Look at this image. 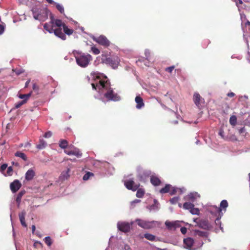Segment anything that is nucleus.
I'll return each mask as SVG.
<instances>
[{
  "label": "nucleus",
  "instance_id": "f257e3e1",
  "mask_svg": "<svg viewBox=\"0 0 250 250\" xmlns=\"http://www.w3.org/2000/svg\"><path fill=\"white\" fill-rule=\"evenodd\" d=\"M44 29L50 33H54V34L63 40L66 39V36L72 35L74 30L69 29L67 26L62 22L61 20L51 19V21L48 23H45L43 25Z\"/></svg>",
  "mask_w": 250,
  "mask_h": 250
},
{
  "label": "nucleus",
  "instance_id": "f03ea898",
  "mask_svg": "<svg viewBox=\"0 0 250 250\" xmlns=\"http://www.w3.org/2000/svg\"><path fill=\"white\" fill-rule=\"evenodd\" d=\"M75 57L77 64L83 67L87 66L90 61L92 60V57L89 54L85 55L77 53L75 54Z\"/></svg>",
  "mask_w": 250,
  "mask_h": 250
},
{
  "label": "nucleus",
  "instance_id": "7ed1b4c3",
  "mask_svg": "<svg viewBox=\"0 0 250 250\" xmlns=\"http://www.w3.org/2000/svg\"><path fill=\"white\" fill-rule=\"evenodd\" d=\"M135 221L139 227L144 229H152L160 224V223L158 221H147L140 219H137Z\"/></svg>",
  "mask_w": 250,
  "mask_h": 250
},
{
  "label": "nucleus",
  "instance_id": "20e7f679",
  "mask_svg": "<svg viewBox=\"0 0 250 250\" xmlns=\"http://www.w3.org/2000/svg\"><path fill=\"white\" fill-rule=\"evenodd\" d=\"M104 96L109 101L117 102L121 100L120 96L117 93H115L111 88L108 89L107 91L104 93Z\"/></svg>",
  "mask_w": 250,
  "mask_h": 250
},
{
  "label": "nucleus",
  "instance_id": "39448f33",
  "mask_svg": "<svg viewBox=\"0 0 250 250\" xmlns=\"http://www.w3.org/2000/svg\"><path fill=\"white\" fill-rule=\"evenodd\" d=\"M93 39L99 44L105 47H108L110 44V41L104 35H100L98 37H94Z\"/></svg>",
  "mask_w": 250,
  "mask_h": 250
},
{
  "label": "nucleus",
  "instance_id": "423d86ee",
  "mask_svg": "<svg viewBox=\"0 0 250 250\" xmlns=\"http://www.w3.org/2000/svg\"><path fill=\"white\" fill-rule=\"evenodd\" d=\"M177 188L172 187L171 185L167 184L164 188L160 190V192L162 194L169 193L171 195L176 194Z\"/></svg>",
  "mask_w": 250,
  "mask_h": 250
},
{
  "label": "nucleus",
  "instance_id": "0eeeda50",
  "mask_svg": "<svg viewBox=\"0 0 250 250\" xmlns=\"http://www.w3.org/2000/svg\"><path fill=\"white\" fill-rule=\"evenodd\" d=\"M125 186L126 188L132 191H136L139 187V184H135L132 180H127L125 181Z\"/></svg>",
  "mask_w": 250,
  "mask_h": 250
},
{
  "label": "nucleus",
  "instance_id": "6e6552de",
  "mask_svg": "<svg viewBox=\"0 0 250 250\" xmlns=\"http://www.w3.org/2000/svg\"><path fill=\"white\" fill-rule=\"evenodd\" d=\"M220 206V208L217 207H213L212 208V209L214 210L216 213H218L219 215H220V214L222 213V209H225V210H226V208L228 207V203L227 201L226 200L222 201Z\"/></svg>",
  "mask_w": 250,
  "mask_h": 250
},
{
  "label": "nucleus",
  "instance_id": "1a4fd4ad",
  "mask_svg": "<svg viewBox=\"0 0 250 250\" xmlns=\"http://www.w3.org/2000/svg\"><path fill=\"white\" fill-rule=\"evenodd\" d=\"M117 228L121 231L127 232L130 229V225L128 223L119 222L117 224Z\"/></svg>",
  "mask_w": 250,
  "mask_h": 250
},
{
  "label": "nucleus",
  "instance_id": "9d476101",
  "mask_svg": "<svg viewBox=\"0 0 250 250\" xmlns=\"http://www.w3.org/2000/svg\"><path fill=\"white\" fill-rule=\"evenodd\" d=\"M109 60V63L107 64L110 65L114 69L118 67L120 61L119 57L117 56H111Z\"/></svg>",
  "mask_w": 250,
  "mask_h": 250
},
{
  "label": "nucleus",
  "instance_id": "9b49d317",
  "mask_svg": "<svg viewBox=\"0 0 250 250\" xmlns=\"http://www.w3.org/2000/svg\"><path fill=\"white\" fill-rule=\"evenodd\" d=\"M21 184L18 180H15L10 185V188L13 193H15L21 188Z\"/></svg>",
  "mask_w": 250,
  "mask_h": 250
},
{
  "label": "nucleus",
  "instance_id": "f8f14e48",
  "mask_svg": "<svg viewBox=\"0 0 250 250\" xmlns=\"http://www.w3.org/2000/svg\"><path fill=\"white\" fill-rule=\"evenodd\" d=\"M193 100L194 104L198 107H200L201 104L204 103V99L202 98L200 95L198 93H194L193 97Z\"/></svg>",
  "mask_w": 250,
  "mask_h": 250
},
{
  "label": "nucleus",
  "instance_id": "ddd939ff",
  "mask_svg": "<svg viewBox=\"0 0 250 250\" xmlns=\"http://www.w3.org/2000/svg\"><path fill=\"white\" fill-rule=\"evenodd\" d=\"M64 153L68 155H74L78 158H80L82 156V153L77 148H74L73 150H65Z\"/></svg>",
  "mask_w": 250,
  "mask_h": 250
},
{
  "label": "nucleus",
  "instance_id": "4468645a",
  "mask_svg": "<svg viewBox=\"0 0 250 250\" xmlns=\"http://www.w3.org/2000/svg\"><path fill=\"white\" fill-rule=\"evenodd\" d=\"M196 220L197 219L194 220V221L196 222L197 225L199 227H200L203 229H209V224L208 220H205V219H202V220H199L198 222H196Z\"/></svg>",
  "mask_w": 250,
  "mask_h": 250
},
{
  "label": "nucleus",
  "instance_id": "2eb2a0df",
  "mask_svg": "<svg viewBox=\"0 0 250 250\" xmlns=\"http://www.w3.org/2000/svg\"><path fill=\"white\" fill-rule=\"evenodd\" d=\"M107 82V81L105 82L104 80H100L98 83L96 84L92 83L91 85L93 89L96 90L97 88L101 89L105 88V84Z\"/></svg>",
  "mask_w": 250,
  "mask_h": 250
},
{
  "label": "nucleus",
  "instance_id": "dca6fc26",
  "mask_svg": "<svg viewBox=\"0 0 250 250\" xmlns=\"http://www.w3.org/2000/svg\"><path fill=\"white\" fill-rule=\"evenodd\" d=\"M135 101L137 104L136 107L137 109H140L144 106L145 104L143 100L140 96H137L135 99Z\"/></svg>",
  "mask_w": 250,
  "mask_h": 250
},
{
  "label": "nucleus",
  "instance_id": "f3484780",
  "mask_svg": "<svg viewBox=\"0 0 250 250\" xmlns=\"http://www.w3.org/2000/svg\"><path fill=\"white\" fill-rule=\"evenodd\" d=\"M25 215H26V212L24 210L22 211L19 214V216L21 223L22 225V226L24 227H27V225L26 224L25 220Z\"/></svg>",
  "mask_w": 250,
  "mask_h": 250
},
{
  "label": "nucleus",
  "instance_id": "a211bd4d",
  "mask_svg": "<svg viewBox=\"0 0 250 250\" xmlns=\"http://www.w3.org/2000/svg\"><path fill=\"white\" fill-rule=\"evenodd\" d=\"M150 182L153 186H158L161 184V181L158 177L152 175L150 177Z\"/></svg>",
  "mask_w": 250,
  "mask_h": 250
},
{
  "label": "nucleus",
  "instance_id": "6ab92c4d",
  "mask_svg": "<svg viewBox=\"0 0 250 250\" xmlns=\"http://www.w3.org/2000/svg\"><path fill=\"white\" fill-rule=\"evenodd\" d=\"M35 173L32 169H29L25 173V179L28 181L32 180L34 177Z\"/></svg>",
  "mask_w": 250,
  "mask_h": 250
},
{
  "label": "nucleus",
  "instance_id": "aec40b11",
  "mask_svg": "<svg viewBox=\"0 0 250 250\" xmlns=\"http://www.w3.org/2000/svg\"><path fill=\"white\" fill-rule=\"evenodd\" d=\"M184 244L188 248H191L194 244V240L190 237H188L184 239Z\"/></svg>",
  "mask_w": 250,
  "mask_h": 250
},
{
  "label": "nucleus",
  "instance_id": "412c9836",
  "mask_svg": "<svg viewBox=\"0 0 250 250\" xmlns=\"http://www.w3.org/2000/svg\"><path fill=\"white\" fill-rule=\"evenodd\" d=\"M25 193V191L24 190H21L17 195L16 201V203L18 204V207H19L20 206V205L21 202V200L22 198V197L23 196V195Z\"/></svg>",
  "mask_w": 250,
  "mask_h": 250
},
{
  "label": "nucleus",
  "instance_id": "4be33fe9",
  "mask_svg": "<svg viewBox=\"0 0 250 250\" xmlns=\"http://www.w3.org/2000/svg\"><path fill=\"white\" fill-rule=\"evenodd\" d=\"M100 58L102 63L107 64V63H109L110 57H108L107 54H102Z\"/></svg>",
  "mask_w": 250,
  "mask_h": 250
},
{
  "label": "nucleus",
  "instance_id": "5701e85b",
  "mask_svg": "<svg viewBox=\"0 0 250 250\" xmlns=\"http://www.w3.org/2000/svg\"><path fill=\"white\" fill-rule=\"evenodd\" d=\"M70 172V169L68 168L65 171H63L61 176H60V179L64 181L66 179H67L68 177H69V173Z\"/></svg>",
  "mask_w": 250,
  "mask_h": 250
},
{
  "label": "nucleus",
  "instance_id": "b1692460",
  "mask_svg": "<svg viewBox=\"0 0 250 250\" xmlns=\"http://www.w3.org/2000/svg\"><path fill=\"white\" fill-rule=\"evenodd\" d=\"M165 225L168 229H172L176 228V223L173 222L166 221L165 222Z\"/></svg>",
  "mask_w": 250,
  "mask_h": 250
},
{
  "label": "nucleus",
  "instance_id": "393cba45",
  "mask_svg": "<svg viewBox=\"0 0 250 250\" xmlns=\"http://www.w3.org/2000/svg\"><path fill=\"white\" fill-rule=\"evenodd\" d=\"M144 237L147 240H148L151 241H155L156 238V237L155 235L148 233H146L144 234Z\"/></svg>",
  "mask_w": 250,
  "mask_h": 250
},
{
  "label": "nucleus",
  "instance_id": "a878e982",
  "mask_svg": "<svg viewBox=\"0 0 250 250\" xmlns=\"http://www.w3.org/2000/svg\"><path fill=\"white\" fill-rule=\"evenodd\" d=\"M46 145V143L42 139H40L39 144L37 146V148L39 149L44 148Z\"/></svg>",
  "mask_w": 250,
  "mask_h": 250
},
{
  "label": "nucleus",
  "instance_id": "bb28decb",
  "mask_svg": "<svg viewBox=\"0 0 250 250\" xmlns=\"http://www.w3.org/2000/svg\"><path fill=\"white\" fill-rule=\"evenodd\" d=\"M15 156L16 157H19L21 158L22 159H23L25 161H27V158L26 155L24 153L21 152V151H17L16 153H15Z\"/></svg>",
  "mask_w": 250,
  "mask_h": 250
},
{
  "label": "nucleus",
  "instance_id": "cd10ccee",
  "mask_svg": "<svg viewBox=\"0 0 250 250\" xmlns=\"http://www.w3.org/2000/svg\"><path fill=\"white\" fill-rule=\"evenodd\" d=\"M68 143L66 140H61L59 142V146L64 149L68 146Z\"/></svg>",
  "mask_w": 250,
  "mask_h": 250
},
{
  "label": "nucleus",
  "instance_id": "c85d7f7f",
  "mask_svg": "<svg viewBox=\"0 0 250 250\" xmlns=\"http://www.w3.org/2000/svg\"><path fill=\"white\" fill-rule=\"evenodd\" d=\"M136 192V196L138 198H142L145 194V190L142 188H138Z\"/></svg>",
  "mask_w": 250,
  "mask_h": 250
},
{
  "label": "nucleus",
  "instance_id": "c756f323",
  "mask_svg": "<svg viewBox=\"0 0 250 250\" xmlns=\"http://www.w3.org/2000/svg\"><path fill=\"white\" fill-rule=\"evenodd\" d=\"M194 207V205L189 202H186L183 205V208L185 209L190 210Z\"/></svg>",
  "mask_w": 250,
  "mask_h": 250
},
{
  "label": "nucleus",
  "instance_id": "7c9ffc66",
  "mask_svg": "<svg viewBox=\"0 0 250 250\" xmlns=\"http://www.w3.org/2000/svg\"><path fill=\"white\" fill-rule=\"evenodd\" d=\"M237 122V118L235 115L231 116L229 118V123L231 125L234 126Z\"/></svg>",
  "mask_w": 250,
  "mask_h": 250
},
{
  "label": "nucleus",
  "instance_id": "2f4dec72",
  "mask_svg": "<svg viewBox=\"0 0 250 250\" xmlns=\"http://www.w3.org/2000/svg\"><path fill=\"white\" fill-rule=\"evenodd\" d=\"M31 92H30L28 94H20L19 95V97L20 99L26 100V102L28 100V99H29V98L31 96Z\"/></svg>",
  "mask_w": 250,
  "mask_h": 250
},
{
  "label": "nucleus",
  "instance_id": "473e14b6",
  "mask_svg": "<svg viewBox=\"0 0 250 250\" xmlns=\"http://www.w3.org/2000/svg\"><path fill=\"white\" fill-rule=\"evenodd\" d=\"M54 4H55L56 8L62 14L64 13V8L62 5L56 2Z\"/></svg>",
  "mask_w": 250,
  "mask_h": 250
},
{
  "label": "nucleus",
  "instance_id": "72a5a7b5",
  "mask_svg": "<svg viewBox=\"0 0 250 250\" xmlns=\"http://www.w3.org/2000/svg\"><path fill=\"white\" fill-rule=\"evenodd\" d=\"M94 176V174L93 173L90 172H87L84 175L83 179V180L86 181L89 179L90 176Z\"/></svg>",
  "mask_w": 250,
  "mask_h": 250
},
{
  "label": "nucleus",
  "instance_id": "f704fd0d",
  "mask_svg": "<svg viewBox=\"0 0 250 250\" xmlns=\"http://www.w3.org/2000/svg\"><path fill=\"white\" fill-rule=\"evenodd\" d=\"M45 243L48 246H50L52 245V240L49 236L45 237L44 239Z\"/></svg>",
  "mask_w": 250,
  "mask_h": 250
},
{
  "label": "nucleus",
  "instance_id": "c9c22d12",
  "mask_svg": "<svg viewBox=\"0 0 250 250\" xmlns=\"http://www.w3.org/2000/svg\"><path fill=\"white\" fill-rule=\"evenodd\" d=\"M91 50L92 51L93 53L95 55H98L100 53V50L95 46H92L91 48Z\"/></svg>",
  "mask_w": 250,
  "mask_h": 250
},
{
  "label": "nucleus",
  "instance_id": "e433bc0d",
  "mask_svg": "<svg viewBox=\"0 0 250 250\" xmlns=\"http://www.w3.org/2000/svg\"><path fill=\"white\" fill-rule=\"evenodd\" d=\"M13 174V168L12 167H9L7 168L6 174H4L5 176H11Z\"/></svg>",
  "mask_w": 250,
  "mask_h": 250
},
{
  "label": "nucleus",
  "instance_id": "4c0bfd02",
  "mask_svg": "<svg viewBox=\"0 0 250 250\" xmlns=\"http://www.w3.org/2000/svg\"><path fill=\"white\" fill-rule=\"evenodd\" d=\"M26 103V100H23L22 101H21L16 104L15 106L16 108H20L22 105Z\"/></svg>",
  "mask_w": 250,
  "mask_h": 250
},
{
  "label": "nucleus",
  "instance_id": "58836bf2",
  "mask_svg": "<svg viewBox=\"0 0 250 250\" xmlns=\"http://www.w3.org/2000/svg\"><path fill=\"white\" fill-rule=\"evenodd\" d=\"M179 197H174L170 199L169 201L171 204H176L179 201Z\"/></svg>",
  "mask_w": 250,
  "mask_h": 250
},
{
  "label": "nucleus",
  "instance_id": "ea45409f",
  "mask_svg": "<svg viewBox=\"0 0 250 250\" xmlns=\"http://www.w3.org/2000/svg\"><path fill=\"white\" fill-rule=\"evenodd\" d=\"M8 166L6 164H2L0 167V171L4 174V171H5V170L6 169V168Z\"/></svg>",
  "mask_w": 250,
  "mask_h": 250
},
{
  "label": "nucleus",
  "instance_id": "a19ab883",
  "mask_svg": "<svg viewBox=\"0 0 250 250\" xmlns=\"http://www.w3.org/2000/svg\"><path fill=\"white\" fill-rule=\"evenodd\" d=\"M190 212L192 214H198L199 212L198 209L194 208V207L190 210Z\"/></svg>",
  "mask_w": 250,
  "mask_h": 250
},
{
  "label": "nucleus",
  "instance_id": "79ce46f5",
  "mask_svg": "<svg viewBox=\"0 0 250 250\" xmlns=\"http://www.w3.org/2000/svg\"><path fill=\"white\" fill-rule=\"evenodd\" d=\"M174 68H175V66L172 65V66L166 68L165 71L170 73L172 72V71L173 70V69Z\"/></svg>",
  "mask_w": 250,
  "mask_h": 250
},
{
  "label": "nucleus",
  "instance_id": "37998d69",
  "mask_svg": "<svg viewBox=\"0 0 250 250\" xmlns=\"http://www.w3.org/2000/svg\"><path fill=\"white\" fill-rule=\"evenodd\" d=\"M52 135V133L49 131H47L46 132L44 135V137L45 138H50L51 137V136Z\"/></svg>",
  "mask_w": 250,
  "mask_h": 250
},
{
  "label": "nucleus",
  "instance_id": "c03bdc74",
  "mask_svg": "<svg viewBox=\"0 0 250 250\" xmlns=\"http://www.w3.org/2000/svg\"><path fill=\"white\" fill-rule=\"evenodd\" d=\"M145 56L146 57V59L148 60L150 56V52L148 50L145 51Z\"/></svg>",
  "mask_w": 250,
  "mask_h": 250
},
{
  "label": "nucleus",
  "instance_id": "a18cd8bd",
  "mask_svg": "<svg viewBox=\"0 0 250 250\" xmlns=\"http://www.w3.org/2000/svg\"><path fill=\"white\" fill-rule=\"evenodd\" d=\"M180 231L182 234H185L187 231V229L186 227H182L180 229Z\"/></svg>",
  "mask_w": 250,
  "mask_h": 250
},
{
  "label": "nucleus",
  "instance_id": "49530a36",
  "mask_svg": "<svg viewBox=\"0 0 250 250\" xmlns=\"http://www.w3.org/2000/svg\"><path fill=\"white\" fill-rule=\"evenodd\" d=\"M39 86L36 84L34 83L33 85V89L34 91H38L39 90Z\"/></svg>",
  "mask_w": 250,
  "mask_h": 250
},
{
  "label": "nucleus",
  "instance_id": "de8ad7c7",
  "mask_svg": "<svg viewBox=\"0 0 250 250\" xmlns=\"http://www.w3.org/2000/svg\"><path fill=\"white\" fill-rule=\"evenodd\" d=\"M246 132V129L244 127L241 128L240 129H239V132L240 134H244V133H245Z\"/></svg>",
  "mask_w": 250,
  "mask_h": 250
},
{
  "label": "nucleus",
  "instance_id": "09e8293b",
  "mask_svg": "<svg viewBox=\"0 0 250 250\" xmlns=\"http://www.w3.org/2000/svg\"><path fill=\"white\" fill-rule=\"evenodd\" d=\"M197 233H198V234L200 236H205V232H204V231H196Z\"/></svg>",
  "mask_w": 250,
  "mask_h": 250
},
{
  "label": "nucleus",
  "instance_id": "8fccbe9b",
  "mask_svg": "<svg viewBox=\"0 0 250 250\" xmlns=\"http://www.w3.org/2000/svg\"><path fill=\"white\" fill-rule=\"evenodd\" d=\"M234 1L237 6H239V4H242L243 3L242 0H234Z\"/></svg>",
  "mask_w": 250,
  "mask_h": 250
},
{
  "label": "nucleus",
  "instance_id": "3c124183",
  "mask_svg": "<svg viewBox=\"0 0 250 250\" xmlns=\"http://www.w3.org/2000/svg\"><path fill=\"white\" fill-rule=\"evenodd\" d=\"M227 96L229 97H233L235 96V94L233 92H229L227 94Z\"/></svg>",
  "mask_w": 250,
  "mask_h": 250
},
{
  "label": "nucleus",
  "instance_id": "603ef678",
  "mask_svg": "<svg viewBox=\"0 0 250 250\" xmlns=\"http://www.w3.org/2000/svg\"><path fill=\"white\" fill-rule=\"evenodd\" d=\"M4 30V26L1 24H0V35L1 34Z\"/></svg>",
  "mask_w": 250,
  "mask_h": 250
},
{
  "label": "nucleus",
  "instance_id": "864d4df0",
  "mask_svg": "<svg viewBox=\"0 0 250 250\" xmlns=\"http://www.w3.org/2000/svg\"><path fill=\"white\" fill-rule=\"evenodd\" d=\"M159 204V203L158 201L156 199L154 200V204L151 206V207L153 208L154 206H157V205Z\"/></svg>",
  "mask_w": 250,
  "mask_h": 250
},
{
  "label": "nucleus",
  "instance_id": "5fc2aeb1",
  "mask_svg": "<svg viewBox=\"0 0 250 250\" xmlns=\"http://www.w3.org/2000/svg\"><path fill=\"white\" fill-rule=\"evenodd\" d=\"M125 250H131V249H130V247L128 245H127L125 246Z\"/></svg>",
  "mask_w": 250,
  "mask_h": 250
},
{
  "label": "nucleus",
  "instance_id": "6e6d98bb",
  "mask_svg": "<svg viewBox=\"0 0 250 250\" xmlns=\"http://www.w3.org/2000/svg\"><path fill=\"white\" fill-rule=\"evenodd\" d=\"M46 0V1H47L48 3H50V4H54V3H55V2H54V1L53 0Z\"/></svg>",
  "mask_w": 250,
  "mask_h": 250
},
{
  "label": "nucleus",
  "instance_id": "4d7b16f0",
  "mask_svg": "<svg viewBox=\"0 0 250 250\" xmlns=\"http://www.w3.org/2000/svg\"><path fill=\"white\" fill-rule=\"evenodd\" d=\"M35 229H36V227L35 225H32V233H34L35 231Z\"/></svg>",
  "mask_w": 250,
  "mask_h": 250
},
{
  "label": "nucleus",
  "instance_id": "13d9d810",
  "mask_svg": "<svg viewBox=\"0 0 250 250\" xmlns=\"http://www.w3.org/2000/svg\"><path fill=\"white\" fill-rule=\"evenodd\" d=\"M30 80H28L27 81H26V82L25 83V87H28L29 83H30Z\"/></svg>",
  "mask_w": 250,
  "mask_h": 250
},
{
  "label": "nucleus",
  "instance_id": "bf43d9fd",
  "mask_svg": "<svg viewBox=\"0 0 250 250\" xmlns=\"http://www.w3.org/2000/svg\"><path fill=\"white\" fill-rule=\"evenodd\" d=\"M12 165H15V166L16 167H19V164L18 163L16 162V163H15L14 162H12Z\"/></svg>",
  "mask_w": 250,
  "mask_h": 250
},
{
  "label": "nucleus",
  "instance_id": "052dcab7",
  "mask_svg": "<svg viewBox=\"0 0 250 250\" xmlns=\"http://www.w3.org/2000/svg\"><path fill=\"white\" fill-rule=\"evenodd\" d=\"M33 17H34V19L36 20L39 19V15H34Z\"/></svg>",
  "mask_w": 250,
  "mask_h": 250
},
{
  "label": "nucleus",
  "instance_id": "680f3d73",
  "mask_svg": "<svg viewBox=\"0 0 250 250\" xmlns=\"http://www.w3.org/2000/svg\"><path fill=\"white\" fill-rule=\"evenodd\" d=\"M141 200L139 199H136L135 201H134V203H139L140 202Z\"/></svg>",
  "mask_w": 250,
  "mask_h": 250
},
{
  "label": "nucleus",
  "instance_id": "e2e57ef3",
  "mask_svg": "<svg viewBox=\"0 0 250 250\" xmlns=\"http://www.w3.org/2000/svg\"><path fill=\"white\" fill-rule=\"evenodd\" d=\"M220 221V219L219 218V217H218L216 220H215V223L217 224L218 222H219Z\"/></svg>",
  "mask_w": 250,
  "mask_h": 250
},
{
  "label": "nucleus",
  "instance_id": "0e129e2a",
  "mask_svg": "<svg viewBox=\"0 0 250 250\" xmlns=\"http://www.w3.org/2000/svg\"><path fill=\"white\" fill-rule=\"evenodd\" d=\"M22 73L21 71H18L17 72H16V73L18 74V75H20V74H21Z\"/></svg>",
  "mask_w": 250,
  "mask_h": 250
},
{
  "label": "nucleus",
  "instance_id": "69168bd1",
  "mask_svg": "<svg viewBox=\"0 0 250 250\" xmlns=\"http://www.w3.org/2000/svg\"><path fill=\"white\" fill-rule=\"evenodd\" d=\"M246 25H250V22L249 21H247L246 23Z\"/></svg>",
  "mask_w": 250,
  "mask_h": 250
},
{
  "label": "nucleus",
  "instance_id": "338daca9",
  "mask_svg": "<svg viewBox=\"0 0 250 250\" xmlns=\"http://www.w3.org/2000/svg\"><path fill=\"white\" fill-rule=\"evenodd\" d=\"M177 123H178V121H175L174 122V124H176Z\"/></svg>",
  "mask_w": 250,
  "mask_h": 250
},
{
  "label": "nucleus",
  "instance_id": "774afa93",
  "mask_svg": "<svg viewBox=\"0 0 250 250\" xmlns=\"http://www.w3.org/2000/svg\"><path fill=\"white\" fill-rule=\"evenodd\" d=\"M249 179H250V173H249Z\"/></svg>",
  "mask_w": 250,
  "mask_h": 250
}]
</instances>
